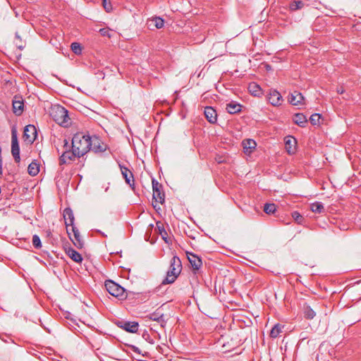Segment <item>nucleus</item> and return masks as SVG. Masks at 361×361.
I'll return each instance as SVG.
<instances>
[{"instance_id": "nucleus-40", "label": "nucleus", "mask_w": 361, "mask_h": 361, "mask_svg": "<svg viewBox=\"0 0 361 361\" xmlns=\"http://www.w3.org/2000/svg\"><path fill=\"white\" fill-rule=\"evenodd\" d=\"M99 32L103 37H108L109 38L111 37L110 31L107 28H101L99 29Z\"/></svg>"}, {"instance_id": "nucleus-1", "label": "nucleus", "mask_w": 361, "mask_h": 361, "mask_svg": "<svg viewBox=\"0 0 361 361\" xmlns=\"http://www.w3.org/2000/svg\"><path fill=\"white\" fill-rule=\"evenodd\" d=\"M91 137L88 135L77 133L72 139L71 149H74L78 157H83L91 148Z\"/></svg>"}, {"instance_id": "nucleus-24", "label": "nucleus", "mask_w": 361, "mask_h": 361, "mask_svg": "<svg viewBox=\"0 0 361 361\" xmlns=\"http://www.w3.org/2000/svg\"><path fill=\"white\" fill-rule=\"evenodd\" d=\"M248 90L251 94L256 97H259L262 94L261 87L255 82H251L249 84Z\"/></svg>"}, {"instance_id": "nucleus-28", "label": "nucleus", "mask_w": 361, "mask_h": 361, "mask_svg": "<svg viewBox=\"0 0 361 361\" xmlns=\"http://www.w3.org/2000/svg\"><path fill=\"white\" fill-rule=\"evenodd\" d=\"M151 24L153 25L156 28L160 29L164 27V20L160 17H154L150 20Z\"/></svg>"}, {"instance_id": "nucleus-15", "label": "nucleus", "mask_w": 361, "mask_h": 361, "mask_svg": "<svg viewBox=\"0 0 361 361\" xmlns=\"http://www.w3.org/2000/svg\"><path fill=\"white\" fill-rule=\"evenodd\" d=\"M207 120L210 123H215L217 121V114L216 110L212 106H206L204 111Z\"/></svg>"}, {"instance_id": "nucleus-30", "label": "nucleus", "mask_w": 361, "mask_h": 361, "mask_svg": "<svg viewBox=\"0 0 361 361\" xmlns=\"http://www.w3.org/2000/svg\"><path fill=\"white\" fill-rule=\"evenodd\" d=\"M305 5V3L302 1L298 0V1H293L290 3L289 4V8L290 10L294 11L299 9H301Z\"/></svg>"}, {"instance_id": "nucleus-29", "label": "nucleus", "mask_w": 361, "mask_h": 361, "mask_svg": "<svg viewBox=\"0 0 361 361\" xmlns=\"http://www.w3.org/2000/svg\"><path fill=\"white\" fill-rule=\"evenodd\" d=\"M27 171L30 175L36 176L39 171V165L35 162L30 163L28 166Z\"/></svg>"}, {"instance_id": "nucleus-31", "label": "nucleus", "mask_w": 361, "mask_h": 361, "mask_svg": "<svg viewBox=\"0 0 361 361\" xmlns=\"http://www.w3.org/2000/svg\"><path fill=\"white\" fill-rule=\"evenodd\" d=\"M276 210V206L274 203H266L264 206V212L266 214H274Z\"/></svg>"}, {"instance_id": "nucleus-2", "label": "nucleus", "mask_w": 361, "mask_h": 361, "mask_svg": "<svg viewBox=\"0 0 361 361\" xmlns=\"http://www.w3.org/2000/svg\"><path fill=\"white\" fill-rule=\"evenodd\" d=\"M182 270V264L180 258L173 256L170 262V267L166 273L165 279L162 281L161 284H170L173 283L179 276Z\"/></svg>"}, {"instance_id": "nucleus-32", "label": "nucleus", "mask_w": 361, "mask_h": 361, "mask_svg": "<svg viewBox=\"0 0 361 361\" xmlns=\"http://www.w3.org/2000/svg\"><path fill=\"white\" fill-rule=\"evenodd\" d=\"M281 326L279 324H275L270 331V336L271 338H276L281 332Z\"/></svg>"}, {"instance_id": "nucleus-27", "label": "nucleus", "mask_w": 361, "mask_h": 361, "mask_svg": "<svg viewBox=\"0 0 361 361\" xmlns=\"http://www.w3.org/2000/svg\"><path fill=\"white\" fill-rule=\"evenodd\" d=\"M311 210L314 213L321 214L324 212V205L321 202H315L311 204Z\"/></svg>"}, {"instance_id": "nucleus-37", "label": "nucleus", "mask_w": 361, "mask_h": 361, "mask_svg": "<svg viewBox=\"0 0 361 361\" xmlns=\"http://www.w3.org/2000/svg\"><path fill=\"white\" fill-rule=\"evenodd\" d=\"M32 245L37 249L42 247L41 240L39 237L36 234L32 236Z\"/></svg>"}, {"instance_id": "nucleus-23", "label": "nucleus", "mask_w": 361, "mask_h": 361, "mask_svg": "<svg viewBox=\"0 0 361 361\" xmlns=\"http://www.w3.org/2000/svg\"><path fill=\"white\" fill-rule=\"evenodd\" d=\"M24 103L21 100H15L13 102V113L20 116L22 114L23 111Z\"/></svg>"}, {"instance_id": "nucleus-7", "label": "nucleus", "mask_w": 361, "mask_h": 361, "mask_svg": "<svg viewBox=\"0 0 361 361\" xmlns=\"http://www.w3.org/2000/svg\"><path fill=\"white\" fill-rule=\"evenodd\" d=\"M91 142L90 150L94 153L104 152L108 148L107 145L104 143L97 136L91 137Z\"/></svg>"}, {"instance_id": "nucleus-8", "label": "nucleus", "mask_w": 361, "mask_h": 361, "mask_svg": "<svg viewBox=\"0 0 361 361\" xmlns=\"http://www.w3.org/2000/svg\"><path fill=\"white\" fill-rule=\"evenodd\" d=\"M37 129L34 125H27L25 127L23 132V138L25 142L32 143L37 137Z\"/></svg>"}, {"instance_id": "nucleus-35", "label": "nucleus", "mask_w": 361, "mask_h": 361, "mask_svg": "<svg viewBox=\"0 0 361 361\" xmlns=\"http://www.w3.org/2000/svg\"><path fill=\"white\" fill-rule=\"evenodd\" d=\"M321 118V114H314L310 118V121L312 125L316 126L319 124V120Z\"/></svg>"}, {"instance_id": "nucleus-38", "label": "nucleus", "mask_w": 361, "mask_h": 361, "mask_svg": "<svg viewBox=\"0 0 361 361\" xmlns=\"http://www.w3.org/2000/svg\"><path fill=\"white\" fill-rule=\"evenodd\" d=\"M292 217L298 224H301L302 221L303 220L302 216L297 211H295L292 213Z\"/></svg>"}, {"instance_id": "nucleus-14", "label": "nucleus", "mask_w": 361, "mask_h": 361, "mask_svg": "<svg viewBox=\"0 0 361 361\" xmlns=\"http://www.w3.org/2000/svg\"><path fill=\"white\" fill-rule=\"evenodd\" d=\"M63 216L66 228H68V226H71V228H72L73 226H75L74 225L75 217H74L73 210L71 208H69V207L66 208L63 210Z\"/></svg>"}, {"instance_id": "nucleus-9", "label": "nucleus", "mask_w": 361, "mask_h": 361, "mask_svg": "<svg viewBox=\"0 0 361 361\" xmlns=\"http://www.w3.org/2000/svg\"><path fill=\"white\" fill-rule=\"evenodd\" d=\"M76 157H78V154L75 152L74 149L63 150L59 157V164H69L71 161H74Z\"/></svg>"}, {"instance_id": "nucleus-41", "label": "nucleus", "mask_w": 361, "mask_h": 361, "mask_svg": "<svg viewBox=\"0 0 361 361\" xmlns=\"http://www.w3.org/2000/svg\"><path fill=\"white\" fill-rule=\"evenodd\" d=\"M128 348H130V350L131 351H133V353L137 354V355H141L142 357L145 356L144 354H142L141 353V350L135 345H128Z\"/></svg>"}, {"instance_id": "nucleus-17", "label": "nucleus", "mask_w": 361, "mask_h": 361, "mask_svg": "<svg viewBox=\"0 0 361 361\" xmlns=\"http://www.w3.org/2000/svg\"><path fill=\"white\" fill-rule=\"evenodd\" d=\"M149 319L157 322L160 325L164 327L166 323L165 316L163 313H161L159 310L149 315Z\"/></svg>"}, {"instance_id": "nucleus-39", "label": "nucleus", "mask_w": 361, "mask_h": 361, "mask_svg": "<svg viewBox=\"0 0 361 361\" xmlns=\"http://www.w3.org/2000/svg\"><path fill=\"white\" fill-rule=\"evenodd\" d=\"M102 4L104 6V8L106 12H110L112 11V5L109 0H102Z\"/></svg>"}, {"instance_id": "nucleus-13", "label": "nucleus", "mask_w": 361, "mask_h": 361, "mask_svg": "<svg viewBox=\"0 0 361 361\" xmlns=\"http://www.w3.org/2000/svg\"><path fill=\"white\" fill-rule=\"evenodd\" d=\"M268 101L273 106L281 104L283 101L281 94L276 90H271L268 95Z\"/></svg>"}, {"instance_id": "nucleus-42", "label": "nucleus", "mask_w": 361, "mask_h": 361, "mask_svg": "<svg viewBox=\"0 0 361 361\" xmlns=\"http://www.w3.org/2000/svg\"><path fill=\"white\" fill-rule=\"evenodd\" d=\"M63 150H67V149L71 150V146L69 145L68 142L66 139H63Z\"/></svg>"}, {"instance_id": "nucleus-3", "label": "nucleus", "mask_w": 361, "mask_h": 361, "mask_svg": "<svg viewBox=\"0 0 361 361\" xmlns=\"http://www.w3.org/2000/svg\"><path fill=\"white\" fill-rule=\"evenodd\" d=\"M104 285L108 293L112 296L121 300L127 298L125 288L114 281L107 280L105 281Z\"/></svg>"}, {"instance_id": "nucleus-25", "label": "nucleus", "mask_w": 361, "mask_h": 361, "mask_svg": "<svg viewBox=\"0 0 361 361\" xmlns=\"http://www.w3.org/2000/svg\"><path fill=\"white\" fill-rule=\"evenodd\" d=\"M304 317L307 319H312L315 315V312L312 309L310 305H305L303 307Z\"/></svg>"}, {"instance_id": "nucleus-43", "label": "nucleus", "mask_w": 361, "mask_h": 361, "mask_svg": "<svg viewBox=\"0 0 361 361\" xmlns=\"http://www.w3.org/2000/svg\"><path fill=\"white\" fill-rule=\"evenodd\" d=\"M337 92H338V94H343V93L344 92V90H343L342 87H341V88H338V89H337Z\"/></svg>"}, {"instance_id": "nucleus-44", "label": "nucleus", "mask_w": 361, "mask_h": 361, "mask_svg": "<svg viewBox=\"0 0 361 361\" xmlns=\"http://www.w3.org/2000/svg\"><path fill=\"white\" fill-rule=\"evenodd\" d=\"M97 232L101 233L102 234V235L106 236V235H104V233H102L99 230H97Z\"/></svg>"}, {"instance_id": "nucleus-36", "label": "nucleus", "mask_w": 361, "mask_h": 361, "mask_svg": "<svg viewBox=\"0 0 361 361\" xmlns=\"http://www.w3.org/2000/svg\"><path fill=\"white\" fill-rule=\"evenodd\" d=\"M15 44L20 50H23L25 46V43L22 42L18 33L16 34Z\"/></svg>"}, {"instance_id": "nucleus-6", "label": "nucleus", "mask_w": 361, "mask_h": 361, "mask_svg": "<svg viewBox=\"0 0 361 361\" xmlns=\"http://www.w3.org/2000/svg\"><path fill=\"white\" fill-rule=\"evenodd\" d=\"M153 198L156 202L162 204L164 202L165 195L162 190V185L157 180L152 178Z\"/></svg>"}, {"instance_id": "nucleus-26", "label": "nucleus", "mask_w": 361, "mask_h": 361, "mask_svg": "<svg viewBox=\"0 0 361 361\" xmlns=\"http://www.w3.org/2000/svg\"><path fill=\"white\" fill-rule=\"evenodd\" d=\"M157 228L159 230V233L160 235L161 236V238L166 243H168V240H167L168 234H167L166 231L164 228V224L161 222L158 221V222H157Z\"/></svg>"}, {"instance_id": "nucleus-5", "label": "nucleus", "mask_w": 361, "mask_h": 361, "mask_svg": "<svg viewBox=\"0 0 361 361\" xmlns=\"http://www.w3.org/2000/svg\"><path fill=\"white\" fill-rule=\"evenodd\" d=\"M11 154L16 163L20 161V147L18 140L16 130L13 128L11 130Z\"/></svg>"}, {"instance_id": "nucleus-21", "label": "nucleus", "mask_w": 361, "mask_h": 361, "mask_svg": "<svg viewBox=\"0 0 361 361\" xmlns=\"http://www.w3.org/2000/svg\"><path fill=\"white\" fill-rule=\"evenodd\" d=\"M241 107L240 104L232 102L226 104V109L230 114H235L241 111Z\"/></svg>"}, {"instance_id": "nucleus-4", "label": "nucleus", "mask_w": 361, "mask_h": 361, "mask_svg": "<svg viewBox=\"0 0 361 361\" xmlns=\"http://www.w3.org/2000/svg\"><path fill=\"white\" fill-rule=\"evenodd\" d=\"M51 116L56 123L61 126H67L68 123V111L62 106H54L51 111Z\"/></svg>"}, {"instance_id": "nucleus-19", "label": "nucleus", "mask_w": 361, "mask_h": 361, "mask_svg": "<svg viewBox=\"0 0 361 361\" xmlns=\"http://www.w3.org/2000/svg\"><path fill=\"white\" fill-rule=\"evenodd\" d=\"M296 140L293 137H285V146L286 151L289 154H294L295 152Z\"/></svg>"}, {"instance_id": "nucleus-18", "label": "nucleus", "mask_w": 361, "mask_h": 361, "mask_svg": "<svg viewBox=\"0 0 361 361\" xmlns=\"http://www.w3.org/2000/svg\"><path fill=\"white\" fill-rule=\"evenodd\" d=\"M120 327L128 332L136 333L138 330L139 324L136 322H124Z\"/></svg>"}, {"instance_id": "nucleus-22", "label": "nucleus", "mask_w": 361, "mask_h": 361, "mask_svg": "<svg viewBox=\"0 0 361 361\" xmlns=\"http://www.w3.org/2000/svg\"><path fill=\"white\" fill-rule=\"evenodd\" d=\"M293 122L300 127H305L307 123V117L301 113L295 114L293 117Z\"/></svg>"}, {"instance_id": "nucleus-20", "label": "nucleus", "mask_w": 361, "mask_h": 361, "mask_svg": "<svg viewBox=\"0 0 361 361\" xmlns=\"http://www.w3.org/2000/svg\"><path fill=\"white\" fill-rule=\"evenodd\" d=\"M66 253L72 260L75 262L79 263L82 261V255L72 247H68L66 249Z\"/></svg>"}, {"instance_id": "nucleus-10", "label": "nucleus", "mask_w": 361, "mask_h": 361, "mask_svg": "<svg viewBox=\"0 0 361 361\" xmlns=\"http://www.w3.org/2000/svg\"><path fill=\"white\" fill-rule=\"evenodd\" d=\"M121 174L126 180V183L130 185L132 189L135 188V180L132 171L127 167L119 164Z\"/></svg>"}, {"instance_id": "nucleus-16", "label": "nucleus", "mask_w": 361, "mask_h": 361, "mask_svg": "<svg viewBox=\"0 0 361 361\" xmlns=\"http://www.w3.org/2000/svg\"><path fill=\"white\" fill-rule=\"evenodd\" d=\"M303 100V95L298 91L292 92L288 97V102L294 106L302 104Z\"/></svg>"}, {"instance_id": "nucleus-34", "label": "nucleus", "mask_w": 361, "mask_h": 361, "mask_svg": "<svg viewBox=\"0 0 361 361\" xmlns=\"http://www.w3.org/2000/svg\"><path fill=\"white\" fill-rule=\"evenodd\" d=\"M71 48L73 52L77 55L81 54L82 53V47L80 43L78 42H73L71 44Z\"/></svg>"}, {"instance_id": "nucleus-33", "label": "nucleus", "mask_w": 361, "mask_h": 361, "mask_svg": "<svg viewBox=\"0 0 361 361\" xmlns=\"http://www.w3.org/2000/svg\"><path fill=\"white\" fill-rule=\"evenodd\" d=\"M243 145L245 149H252L255 148L257 145L254 140L248 139L243 141Z\"/></svg>"}, {"instance_id": "nucleus-11", "label": "nucleus", "mask_w": 361, "mask_h": 361, "mask_svg": "<svg viewBox=\"0 0 361 361\" xmlns=\"http://www.w3.org/2000/svg\"><path fill=\"white\" fill-rule=\"evenodd\" d=\"M187 257L194 273L196 274L202 265V259L197 255L188 252H187Z\"/></svg>"}, {"instance_id": "nucleus-12", "label": "nucleus", "mask_w": 361, "mask_h": 361, "mask_svg": "<svg viewBox=\"0 0 361 361\" xmlns=\"http://www.w3.org/2000/svg\"><path fill=\"white\" fill-rule=\"evenodd\" d=\"M71 229L73 233L74 239L71 238V233L68 231V228H67V233L68 234L69 238L71 240L75 246H76L78 248H82L84 246V241L81 238L78 229L75 227V226H73Z\"/></svg>"}]
</instances>
